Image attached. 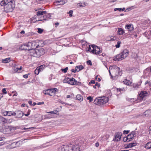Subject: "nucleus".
Returning <instances> with one entry per match:
<instances>
[{"label":"nucleus","mask_w":151,"mask_h":151,"mask_svg":"<svg viewBox=\"0 0 151 151\" xmlns=\"http://www.w3.org/2000/svg\"><path fill=\"white\" fill-rule=\"evenodd\" d=\"M80 147L78 145L73 146L70 144L69 145H63L60 147L58 151H80Z\"/></svg>","instance_id":"f257e3e1"},{"label":"nucleus","mask_w":151,"mask_h":151,"mask_svg":"<svg viewBox=\"0 0 151 151\" xmlns=\"http://www.w3.org/2000/svg\"><path fill=\"white\" fill-rule=\"evenodd\" d=\"M28 45L27 46L29 47V50L35 49L36 48L42 47L43 45V42L42 41L36 40L32 41L31 42H28Z\"/></svg>","instance_id":"f03ea898"},{"label":"nucleus","mask_w":151,"mask_h":151,"mask_svg":"<svg viewBox=\"0 0 151 151\" xmlns=\"http://www.w3.org/2000/svg\"><path fill=\"white\" fill-rule=\"evenodd\" d=\"M129 51L127 49H124L119 54L115 56L113 60L115 61L121 60L126 58L128 55Z\"/></svg>","instance_id":"7ed1b4c3"},{"label":"nucleus","mask_w":151,"mask_h":151,"mask_svg":"<svg viewBox=\"0 0 151 151\" xmlns=\"http://www.w3.org/2000/svg\"><path fill=\"white\" fill-rule=\"evenodd\" d=\"M108 100V97L102 96L96 99L94 101V103L98 105H101L107 103Z\"/></svg>","instance_id":"20e7f679"},{"label":"nucleus","mask_w":151,"mask_h":151,"mask_svg":"<svg viewBox=\"0 0 151 151\" xmlns=\"http://www.w3.org/2000/svg\"><path fill=\"white\" fill-rule=\"evenodd\" d=\"M58 91V90L57 88H53L44 90L43 91L44 94L48 95L51 96H54L55 93Z\"/></svg>","instance_id":"39448f33"},{"label":"nucleus","mask_w":151,"mask_h":151,"mask_svg":"<svg viewBox=\"0 0 151 151\" xmlns=\"http://www.w3.org/2000/svg\"><path fill=\"white\" fill-rule=\"evenodd\" d=\"M42 49H35L31 50L30 52L32 54L31 55L34 57H38L40 56L43 55L42 52Z\"/></svg>","instance_id":"423d86ee"},{"label":"nucleus","mask_w":151,"mask_h":151,"mask_svg":"<svg viewBox=\"0 0 151 151\" xmlns=\"http://www.w3.org/2000/svg\"><path fill=\"white\" fill-rule=\"evenodd\" d=\"M1 6H4V11L6 12H9V1L8 0H4L0 3Z\"/></svg>","instance_id":"0eeeda50"},{"label":"nucleus","mask_w":151,"mask_h":151,"mask_svg":"<svg viewBox=\"0 0 151 151\" xmlns=\"http://www.w3.org/2000/svg\"><path fill=\"white\" fill-rule=\"evenodd\" d=\"M91 47L93 48V50H91V52L92 53L99 55L101 53L102 51L98 46L92 45H91Z\"/></svg>","instance_id":"6e6552de"},{"label":"nucleus","mask_w":151,"mask_h":151,"mask_svg":"<svg viewBox=\"0 0 151 151\" xmlns=\"http://www.w3.org/2000/svg\"><path fill=\"white\" fill-rule=\"evenodd\" d=\"M23 113L20 111H18L14 112L13 113L11 111H10V116L14 115L15 116V118H21L23 116Z\"/></svg>","instance_id":"1a4fd4ad"},{"label":"nucleus","mask_w":151,"mask_h":151,"mask_svg":"<svg viewBox=\"0 0 151 151\" xmlns=\"http://www.w3.org/2000/svg\"><path fill=\"white\" fill-rule=\"evenodd\" d=\"M111 71L114 73V75L116 76H121L122 74V72L120 70V68L118 67L116 68L112 69H111Z\"/></svg>","instance_id":"9d476101"},{"label":"nucleus","mask_w":151,"mask_h":151,"mask_svg":"<svg viewBox=\"0 0 151 151\" xmlns=\"http://www.w3.org/2000/svg\"><path fill=\"white\" fill-rule=\"evenodd\" d=\"M68 84L71 85H81V82H78L74 78H72L69 79Z\"/></svg>","instance_id":"9b49d317"},{"label":"nucleus","mask_w":151,"mask_h":151,"mask_svg":"<svg viewBox=\"0 0 151 151\" xmlns=\"http://www.w3.org/2000/svg\"><path fill=\"white\" fill-rule=\"evenodd\" d=\"M135 136V131H132L130 134L128 135L126 139V140L129 142L132 140L134 137Z\"/></svg>","instance_id":"f8f14e48"},{"label":"nucleus","mask_w":151,"mask_h":151,"mask_svg":"<svg viewBox=\"0 0 151 151\" xmlns=\"http://www.w3.org/2000/svg\"><path fill=\"white\" fill-rule=\"evenodd\" d=\"M28 42L21 44L19 47V49L20 50H29V47L27 46Z\"/></svg>","instance_id":"ddd939ff"},{"label":"nucleus","mask_w":151,"mask_h":151,"mask_svg":"<svg viewBox=\"0 0 151 151\" xmlns=\"http://www.w3.org/2000/svg\"><path fill=\"white\" fill-rule=\"evenodd\" d=\"M147 93L146 91H142L139 94L138 98L141 100H142L144 98L147 96Z\"/></svg>","instance_id":"4468645a"},{"label":"nucleus","mask_w":151,"mask_h":151,"mask_svg":"<svg viewBox=\"0 0 151 151\" xmlns=\"http://www.w3.org/2000/svg\"><path fill=\"white\" fill-rule=\"evenodd\" d=\"M67 0H57L55 2V4L57 5H62L67 3Z\"/></svg>","instance_id":"2eb2a0df"},{"label":"nucleus","mask_w":151,"mask_h":151,"mask_svg":"<svg viewBox=\"0 0 151 151\" xmlns=\"http://www.w3.org/2000/svg\"><path fill=\"white\" fill-rule=\"evenodd\" d=\"M121 134L119 133H118L115 134V138L113 139V141H119L121 138Z\"/></svg>","instance_id":"dca6fc26"},{"label":"nucleus","mask_w":151,"mask_h":151,"mask_svg":"<svg viewBox=\"0 0 151 151\" xmlns=\"http://www.w3.org/2000/svg\"><path fill=\"white\" fill-rule=\"evenodd\" d=\"M125 28L129 31L132 30L134 29L133 26L132 24H127L125 25Z\"/></svg>","instance_id":"f3484780"},{"label":"nucleus","mask_w":151,"mask_h":151,"mask_svg":"<svg viewBox=\"0 0 151 151\" xmlns=\"http://www.w3.org/2000/svg\"><path fill=\"white\" fill-rule=\"evenodd\" d=\"M125 33L124 30L122 28H119L118 29L117 34L119 35H122Z\"/></svg>","instance_id":"a211bd4d"},{"label":"nucleus","mask_w":151,"mask_h":151,"mask_svg":"<svg viewBox=\"0 0 151 151\" xmlns=\"http://www.w3.org/2000/svg\"><path fill=\"white\" fill-rule=\"evenodd\" d=\"M144 114L147 117H151V109L145 111L144 113Z\"/></svg>","instance_id":"6ab92c4d"},{"label":"nucleus","mask_w":151,"mask_h":151,"mask_svg":"<svg viewBox=\"0 0 151 151\" xmlns=\"http://www.w3.org/2000/svg\"><path fill=\"white\" fill-rule=\"evenodd\" d=\"M10 5L11 6V8H10V12H12L15 7V1H10Z\"/></svg>","instance_id":"aec40b11"},{"label":"nucleus","mask_w":151,"mask_h":151,"mask_svg":"<svg viewBox=\"0 0 151 151\" xmlns=\"http://www.w3.org/2000/svg\"><path fill=\"white\" fill-rule=\"evenodd\" d=\"M117 38L115 35H113L110 37V39H109V37L107 38V40L108 41H114L116 40Z\"/></svg>","instance_id":"412c9836"},{"label":"nucleus","mask_w":151,"mask_h":151,"mask_svg":"<svg viewBox=\"0 0 151 151\" xmlns=\"http://www.w3.org/2000/svg\"><path fill=\"white\" fill-rule=\"evenodd\" d=\"M46 11H38L37 12V15L39 16L41 15H44V14H46Z\"/></svg>","instance_id":"4be33fe9"},{"label":"nucleus","mask_w":151,"mask_h":151,"mask_svg":"<svg viewBox=\"0 0 151 151\" xmlns=\"http://www.w3.org/2000/svg\"><path fill=\"white\" fill-rule=\"evenodd\" d=\"M6 122V119L4 117L0 116V123L4 124Z\"/></svg>","instance_id":"5701e85b"},{"label":"nucleus","mask_w":151,"mask_h":151,"mask_svg":"<svg viewBox=\"0 0 151 151\" xmlns=\"http://www.w3.org/2000/svg\"><path fill=\"white\" fill-rule=\"evenodd\" d=\"M19 142H14L12 143L10 146H11V148H14L16 147L17 146H18V145H17L19 143Z\"/></svg>","instance_id":"b1692460"},{"label":"nucleus","mask_w":151,"mask_h":151,"mask_svg":"<svg viewBox=\"0 0 151 151\" xmlns=\"http://www.w3.org/2000/svg\"><path fill=\"white\" fill-rule=\"evenodd\" d=\"M52 118L51 116L49 114L45 115L42 116V119H50Z\"/></svg>","instance_id":"393cba45"},{"label":"nucleus","mask_w":151,"mask_h":151,"mask_svg":"<svg viewBox=\"0 0 151 151\" xmlns=\"http://www.w3.org/2000/svg\"><path fill=\"white\" fill-rule=\"evenodd\" d=\"M136 145L135 143H130L128 144L126 147V148H129V147H132L135 146Z\"/></svg>","instance_id":"a878e982"},{"label":"nucleus","mask_w":151,"mask_h":151,"mask_svg":"<svg viewBox=\"0 0 151 151\" xmlns=\"http://www.w3.org/2000/svg\"><path fill=\"white\" fill-rule=\"evenodd\" d=\"M76 70H78V72H79L84 68V67L82 65H80L76 67Z\"/></svg>","instance_id":"bb28decb"},{"label":"nucleus","mask_w":151,"mask_h":151,"mask_svg":"<svg viewBox=\"0 0 151 151\" xmlns=\"http://www.w3.org/2000/svg\"><path fill=\"white\" fill-rule=\"evenodd\" d=\"M76 99L81 101H82L83 100V97L80 94H78L76 96Z\"/></svg>","instance_id":"cd10ccee"},{"label":"nucleus","mask_w":151,"mask_h":151,"mask_svg":"<svg viewBox=\"0 0 151 151\" xmlns=\"http://www.w3.org/2000/svg\"><path fill=\"white\" fill-rule=\"evenodd\" d=\"M145 147L148 149L151 148V142H147L145 145Z\"/></svg>","instance_id":"c85d7f7f"},{"label":"nucleus","mask_w":151,"mask_h":151,"mask_svg":"<svg viewBox=\"0 0 151 151\" xmlns=\"http://www.w3.org/2000/svg\"><path fill=\"white\" fill-rule=\"evenodd\" d=\"M9 58H7L5 59H3L2 60V62L3 63H9Z\"/></svg>","instance_id":"c756f323"},{"label":"nucleus","mask_w":151,"mask_h":151,"mask_svg":"<svg viewBox=\"0 0 151 151\" xmlns=\"http://www.w3.org/2000/svg\"><path fill=\"white\" fill-rule=\"evenodd\" d=\"M10 64L11 66L15 67L17 66L16 63L13 60H10Z\"/></svg>","instance_id":"7c9ffc66"},{"label":"nucleus","mask_w":151,"mask_h":151,"mask_svg":"<svg viewBox=\"0 0 151 151\" xmlns=\"http://www.w3.org/2000/svg\"><path fill=\"white\" fill-rule=\"evenodd\" d=\"M123 82L125 84H126L127 85H129L131 84V82L129 80H127L126 79L124 81H123Z\"/></svg>","instance_id":"2f4dec72"},{"label":"nucleus","mask_w":151,"mask_h":151,"mask_svg":"<svg viewBox=\"0 0 151 151\" xmlns=\"http://www.w3.org/2000/svg\"><path fill=\"white\" fill-rule=\"evenodd\" d=\"M78 7H84L86 6V4L85 2H83L77 4Z\"/></svg>","instance_id":"473e14b6"},{"label":"nucleus","mask_w":151,"mask_h":151,"mask_svg":"<svg viewBox=\"0 0 151 151\" xmlns=\"http://www.w3.org/2000/svg\"><path fill=\"white\" fill-rule=\"evenodd\" d=\"M45 67V65H41L40 66L38 67L37 68L40 72L43 70V69Z\"/></svg>","instance_id":"72a5a7b5"},{"label":"nucleus","mask_w":151,"mask_h":151,"mask_svg":"<svg viewBox=\"0 0 151 151\" xmlns=\"http://www.w3.org/2000/svg\"><path fill=\"white\" fill-rule=\"evenodd\" d=\"M19 127H13L10 126V131H12L13 130H14L16 129H19Z\"/></svg>","instance_id":"f704fd0d"},{"label":"nucleus","mask_w":151,"mask_h":151,"mask_svg":"<svg viewBox=\"0 0 151 151\" xmlns=\"http://www.w3.org/2000/svg\"><path fill=\"white\" fill-rule=\"evenodd\" d=\"M117 91L121 92V91H124L126 90L127 88H117Z\"/></svg>","instance_id":"c9c22d12"},{"label":"nucleus","mask_w":151,"mask_h":151,"mask_svg":"<svg viewBox=\"0 0 151 151\" xmlns=\"http://www.w3.org/2000/svg\"><path fill=\"white\" fill-rule=\"evenodd\" d=\"M47 113H48V114H58V111L56 110H55V111H50V112H47Z\"/></svg>","instance_id":"e433bc0d"},{"label":"nucleus","mask_w":151,"mask_h":151,"mask_svg":"<svg viewBox=\"0 0 151 151\" xmlns=\"http://www.w3.org/2000/svg\"><path fill=\"white\" fill-rule=\"evenodd\" d=\"M70 78H65L63 81V83H68Z\"/></svg>","instance_id":"4c0bfd02"},{"label":"nucleus","mask_w":151,"mask_h":151,"mask_svg":"<svg viewBox=\"0 0 151 151\" xmlns=\"http://www.w3.org/2000/svg\"><path fill=\"white\" fill-rule=\"evenodd\" d=\"M121 43V42L120 41H118L117 42V44L116 45L115 47L116 48H119L120 46V44Z\"/></svg>","instance_id":"58836bf2"},{"label":"nucleus","mask_w":151,"mask_h":151,"mask_svg":"<svg viewBox=\"0 0 151 151\" xmlns=\"http://www.w3.org/2000/svg\"><path fill=\"white\" fill-rule=\"evenodd\" d=\"M9 112V111H4L3 112L2 114L4 116H9V115L8 114Z\"/></svg>","instance_id":"ea45409f"},{"label":"nucleus","mask_w":151,"mask_h":151,"mask_svg":"<svg viewBox=\"0 0 151 151\" xmlns=\"http://www.w3.org/2000/svg\"><path fill=\"white\" fill-rule=\"evenodd\" d=\"M37 30L38 32L40 34L42 33L43 31V29L41 28H38Z\"/></svg>","instance_id":"a19ab883"},{"label":"nucleus","mask_w":151,"mask_h":151,"mask_svg":"<svg viewBox=\"0 0 151 151\" xmlns=\"http://www.w3.org/2000/svg\"><path fill=\"white\" fill-rule=\"evenodd\" d=\"M13 70L12 71L13 73H15L18 71V68L17 67H14V68H13Z\"/></svg>","instance_id":"79ce46f5"},{"label":"nucleus","mask_w":151,"mask_h":151,"mask_svg":"<svg viewBox=\"0 0 151 151\" xmlns=\"http://www.w3.org/2000/svg\"><path fill=\"white\" fill-rule=\"evenodd\" d=\"M40 18L41 19L38 20V21H41L43 20H45L46 19L44 15H43V16L42 17V16L41 17H40Z\"/></svg>","instance_id":"37998d69"},{"label":"nucleus","mask_w":151,"mask_h":151,"mask_svg":"<svg viewBox=\"0 0 151 151\" xmlns=\"http://www.w3.org/2000/svg\"><path fill=\"white\" fill-rule=\"evenodd\" d=\"M132 86L133 88H137L139 87V85L138 84L134 83L133 84Z\"/></svg>","instance_id":"c03bdc74"},{"label":"nucleus","mask_w":151,"mask_h":151,"mask_svg":"<svg viewBox=\"0 0 151 151\" xmlns=\"http://www.w3.org/2000/svg\"><path fill=\"white\" fill-rule=\"evenodd\" d=\"M128 101L131 102H133L136 101V99L134 98L130 99L128 100Z\"/></svg>","instance_id":"a18cd8bd"},{"label":"nucleus","mask_w":151,"mask_h":151,"mask_svg":"<svg viewBox=\"0 0 151 151\" xmlns=\"http://www.w3.org/2000/svg\"><path fill=\"white\" fill-rule=\"evenodd\" d=\"M87 99L89 100V102L90 103L93 100V98H92L91 96H88L87 98Z\"/></svg>","instance_id":"49530a36"},{"label":"nucleus","mask_w":151,"mask_h":151,"mask_svg":"<svg viewBox=\"0 0 151 151\" xmlns=\"http://www.w3.org/2000/svg\"><path fill=\"white\" fill-rule=\"evenodd\" d=\"M68 70V68L66 67L64 69H62L61 70L63 72L65 73H66L67 70Z\"/></svg>","instance_id":"de8ad7c7"},{"label":"nucleus","mask_w":151,"mask_h":151,"mask_svg":"<svg viewBox=\"0 0 151 151\" xmlns=\"http://www.w3.org/2000/svg\"><path fill=\"white\" fill-rule=\"evenodd\" d=\"M40 72V71L37 68L35 70V74L37 75Z\"/></svg>","instance_id":"09e8293b"},{"label":"nucleus","mask_w":151,"mask_h":151,"mask_svg":"<svg viewBox=\"0 0 151 151\" xmlns=\"http://www.w3.org/2000/svg\"><path fill=\"white\" fill-rule=\"evenodd\" d=\"M73 13V11L72 10H70L68 12V14H69V16L70 17H71L72 16V14Z\"/></svg>","instance_id":"8fccbe9b"},{"label":"nucleus","mask_w":151,"mask_h":151,"mask_svg":"<svg viewBox=\"0 0 151 151\" xmlns=\"http://www.w3.org/2000/svg\"><path fill=\"white\" fill-rule=\"evenodd\" d=\"M114 11L115 12L117 11H118L119 12L121 11V8H115L114 10Z\"/></svg>","instance_id":"3c124183"},{"label":"nucleus","mask_w":151,"mask_h":151,"mask_svg":"<svg viewBox=\"0 0 151 151\" xmlns=\"http://www.w3.org/2000/svg\"><path fill=\"white\" fill-rule=\"evenodd\" d=\"M101 141H105L106 139V137L105 136H103V137L100 138Z\"/></svg>","instance_id":"603ef678"},{"label":"nucleus","mask_w":151,"mask_h":151,"mask_svg":"<svg viewBox=\"0 0 151 151\" xmlns=\"http://www.w3.org/2000/svg\"><path fill=\"white\" fill-rule=\"evenodd\" d=\"M2 91L4 94H5L7 93L6 89V88H3L2 89Z\"/></svg>","instance_id":"864d4df0"},{"label":"nucleus","mask_w":151,"mask_h":151,"mask_svg":"<svg viewBox=\"0 0 151 151\" xmlns=\"http://www.w3.org/2000/svg\"><path fill=\"white\" fill-rule=\"evenodd\" d=\"M87 63L88 65H92V63L91 62L90 60H88L87 61Z\"/></svg>","instance_id":"5fc2aeb1"},{"label":"nucleus","mask_w":151,"mask_h":151,"mask_svg":"<svg viewBox=\"0 0 151 151\" xmlns=\"http://www.w3.org/2000/svg\"><path fill=\"white\" fill-rule=\"evenodd\" d=\"M30 110H28L27 111V114H25L24 115L26 116H28L30 114Z\"/></svg>","instance_id":"6e6d98bb"},{"label":"nucleus","mask_w":151,"mask_h":151,"mask_svg":"<svg viewBox=\"0 0 151 151\" xmlns=\"http://www.w3.org/2000/svg\"><path fill=\"white\" fill-rule=\"evenodd\" d=\"M76 67H75V69H72L71 70V72H73L74 73H75L76 72V71H77L78 72V70H76Z\"/></svg>","instance_id":"4d7b16f0"},{"label":"nucleus","mask_w":151,"mask_h":151,"mask_svg":"<svg viewBox=\"0 0 151 151\" xmlns=\"http://www.w3.org/2000/svg\"><path fill=\"white\" fill-rule=\"evenodd\" d=\"M29 75V74L24 75L23 76V77L25 78H28Z\"/></svg>","instance_id":"13d9d810"},{"label":"nucleus","mask_w":151,"mask_h":151,"mask_svg":"<svg viewBox=\"0 0 151 151\" xmlns=\"http://www.w3.org/2000/svg\"><path fill=\"white\" fill-rule=\"evenodd\" d=\"M95 83V81L93 80H92L89 83V84H94Z\"/></svg>","instance_id":"bf43d9fd"},{"label":"nucleus","mask_w":151,"mask_h":151,"mask_svg":"<svg viewBox=\"0 0 151 151\" xmlns=\"http://www.w3.org/2000/svg\"><path fill=\"white\" fill-rule=\"evenodd\" d=\"M12 93H14L13 95V96H16L17 95V93L16 91H12Z\"/></svg>","instance_id":"052dcab7"},{"label":"nucleus","mask_w":151,"mask_h":151,"mask_svg":"<svg viewBox=\"0 0 151 151\" xmlns=\"http://www.w3.org/2000/svg\"><path fill=\"white\" fill-rule=\"evenodd\" d=\"M44 104V102L42 101V102H39L37 103V104L38 105H40L41 104Z\"/></svg>","instance_id":"680f3d73"},{"label":"nucleus","mask_w":151,"mask_h":151,"mask_svg":"<svg viewBox=\"0 0 151 151\" xmlns=\"http://www.w3.org/2000/svg\"><path fill=\"white\" fill-rule=\"evenodd\" d=\"M129 132V131H124V134H127Z\"/></svg>","instance_id":"e2e57ef3"},{"label":"nucleus","mask_w":151,"mask_h":151,"mask_svg":"<svg viewBox=\"0 0 151 151\" xmlns=\"http://www.w3.org/2000/svg\"><path fill=\"white\" fill-rule=\"evenodd\" d=\"M95 85L96 86H97L98 87H99L100 86V84L97 82L96 83Z\"/></svg>","instance_id":"0e129e2a"},{"label":"nucleus","mask_w":151,"mask_h":151,"mask_svg":"<svg viewBox=\"0 0 151 151\" xmlns=\"http://www.w3.org/2000/svg\"><path fill=\"white\" fill-rule=\"evenodd\" d=\"M146 70H150V72H151V66L150 67L148 68H147L146 69Z\"/></svg>","instance_id":"69168bd1"},{"label":"nucleus","mask_w":151,"mask_h":151,"mask_svg":"<svg viewBox=\"0 0 151 151\" xmlns=\"http://www.w3.org/2000/svg\"><path fill=\"white\" fill-rule=\"evenodd\" d=\"M99 144L98 142H97L95 143V146L96 147H98L99 146Z\"/></svg>","instance_id":"338daca9"},{"label":"nucleus","mask_w":151,"mask_h":151,"mask_svg":"<svg viewBox=\"0 0 151 151\" xmlns=\"http://www.w3.org/2000/svg\"><path fill=\"white\" fill-rule=\"evenodd\" d=\"M59 24L58 22H56L55 23V25L56 26H56H57L59 25Z\"/></svg>","instance_id":"774afa93"}]
</instances>
